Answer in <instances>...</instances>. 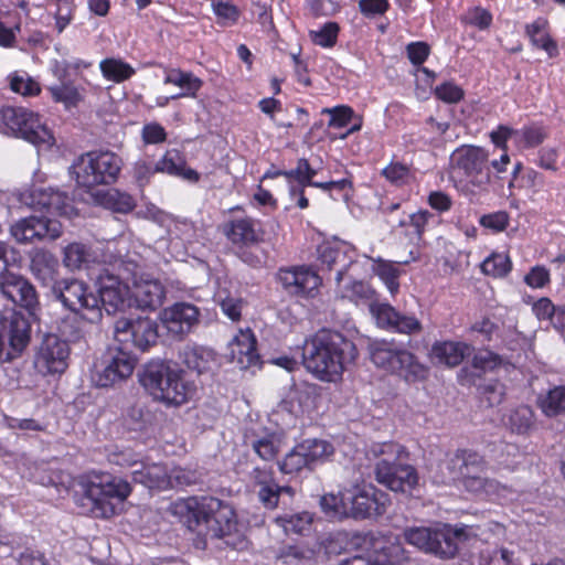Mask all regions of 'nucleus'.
I'll use <instances>...</instances> for the list:
<instances>
[{"instance_id":"obj_61","label":"nucleus","mask_w":565,"mask_h":565,"mask_svg":"<svg viewBox=\"0 0 565 565\" xmlns=\"http://www.w3.org/2000/svg\"><path fill=\"white\" fill-rule=\"evenodd\" d=\"M467 20L470 24L483 30L490 26L492 15L488 10L476 7L468 12Z\"/></svg>"},{"instance_id":"obj_31","label":"nucleus","mask_w":565,"mask_h":565,"mask_svg":"<svg viewBox=\"0 0 565 565\" xmlns=\"http://www.w3.org/2000/svg\"><path fill=\"white\" fill-rule=\"evenodd\" d=\"M136 469L131 470L134 482L141 483L149 489H168L169 478L168 470L164 466L153 463L145 465L143 462L135 463Z\"/></svg>"},{"instance_id":"obj_5","label":"nucleus","mask_w":565,"mask_h":565,"mask_svg":"<svg viewBox=\"0 0 565 565\" xmlns=\"http://www.w3.org/2000/svg\"><path fill=\"white\" fill-rule=\"evenodd\" d=\"M468 526L445 524L437 527H407L404 539L417 548L434 554L440 558H452L458 552V543L469 537Z\"/></svg>"},{"instance_id":"obj_27","label":"nucleus","mask_w":565,"mask_h":565,"mask_svg":"<svg viewBox=\"0 0 565 565\" xmlns=\"http://www.w3.org/2000/svg\"><path fill=\"white\" fill-rule=\"evenodd\" d=\"M132 307L141 310H156L163 303L166 289L158 280L136 284L131 294Z\"/></svg>"},{"instance_id":"obj_16","label":"nucleus","mask_w":565,"mask_h":565,"mask_svg":"<svg viewBox=\"0 0 565 565\" xmlns=\"http://www.w3.org/2000/svg\"><path fill=\"white\" fill-rule=\"evenodd\" d=\"M450 159L454 168L461 170L475 186L483 188L489 184V154L483 148L465 145L457 148Z\"/></svg>"},{"instance_id":"obj_35","label":"nucleus","mask_w":565,"mask_h":565,"mask_svg":"<svg viewBox=\"0 0 565 565\" xmlns=\"http://www.w3.org/2000/svg\"><path fill=\"white\" fill-rule=\"evenodd\" d=\"M313 515L307 511L284 513L275 518V523L286 534L308 535L312 530Z\"/></svg>"},{"instance_id":"obj_20","label":"nucleus","mask_w":565,"mask_h":565,"mask_svg":"<svg viewBox=\"0 0 565 565\" xmlns=\"http://www.w3.org/2000/svg\"><path fill=\"white\" fill-rule=\"evenodd\" d=\"M31 326L21 313L13 312L0 329V362H10L21 354L30 341Z\"/></svg>"},{"instance_id":"obj_15","label":"nucleus","mask_w":565,"mask_h":565,"mask_svg":"<svg viewBox=\"0 0 565 565\" xmlns=\"http://www.w3.org/2000/svg\"><path fill=\"white\" fill-rule=\"evenodd\" d=\"M136 358L125 347L111 348L104 356L102 367L92 380L98 387H110L128 379L136 366Z\"/></svg>"},{"instance_id":"obj_1","label":"nucleus","mask_w":565,"mask_h":565,"mask_svg":"<svg viewBox=\"0 0 565 565\" xmlns=\"http://www.w3.org/2000/svg\"><path fill=\"white\" fill-rule=\"evenodd\" d=\"M168 512L196 534V548L204 550L207 540H222L234 550H243L246 545L238 530L236 512L226 501L215 497L193 495L170 503Z\"/></svg>"},{"instance_id":"obj_38","label":"nucleus","mask_w":565,"mask_h":565,"mask_svg":"<svg viewBox=\"0 0 565 565\" xmlns=\"http://www.w3.org/2000/svg\"><path fill=\"white\" fill-rule=\"evenodd\" d=\"M164 83L177 85L182 89L180 94L171 96V99H177L184 96H195L196 92L203 84L202 81L194 76L192 73L182 72L180 70L169 71L164 78Z\"/></svg>"},{"instance_id":"obj_47","label":"nucleus","mask_w":565,"mask_h":565,"mask_svg":"<svg viewBox=\"0 0 565 565\" xmlns=\"http://www.w3.org/2000/svg\"><path fill=\"white\" fill-rule=\"evenodd\" d=\"M168 478L169 488H184L196 484L201 475L195 470L178 467L168 472Z\"/></svg>"},{"instance_id":"obj_45","label":"nucleus","mask_w":565,"mask_h":565,"mask_svg":"<svg viewBox=\"0 0 565 565\" xmlns=\"http://www.w3.org/2000/svg\"><path fill=\"white\" fill-rule=\"evenodd\" d=\"M374 273L386 285L392 295L396 294L399 288L398 276L399 270L393 263L379 259L373 266Z\"/></svg>"},{"instance_id":"obj_57","label":"nucleus","mask_w":565,"mask_h":565,"mask_svg":"<svg viewBox=\"0 0 565 565\" xmlns=\"http://www.w3.org/2000/svg\"><path fill=\"white\" fill-rule=\"evenodd\" d=\"M72 200L65 192L54 190L49 212L57 215H68L72 211Z\"/></svg>"},{"instance_id":"obj_13","label":"nucleus","mask_w":565,"mask_h":565,"mask_svg":"<svg viewBox=\"0 0 565 565\" xmlns=\"http://www.w3.org/2000/svg\"><path fill=\"white\" fill-rule=\"evenodd\" d=\"M373 472L380 484L394 492L412 494L419 486V476L415 467L399 461L393 455L379 458Z\"/></svg>"},{"instance_id":"obj_32","label":"nucleus","mask_w":565,"mask_h":565,"mask_svg":"<svg viewBox=\"0 0 565 565\" xmlns=\"http://www.w3.org/2000/svg\"><path fill=\"white\" fill-rule=\"evenodd\" d=\"M472 348L461 342H436L430 351L431 359L447 366L459 365L465 356L470 355Z\"/></svg>"},{"instance_id":"obj_19","label":"nucleus","mask_w":565,"mask_h":565,"mask_svg":"<svg viewBox=\"0 0 565 565\" xmlns=\"http://www.w3.org/2000/svg\"><path fill=\"white\" fill-rule=\"evenodd\" d=\"M70 345L58 335L50 333L43 340L34 358V367L42 375L62 374L68 366Z\"/></svg>"},{"instance_id":"obj_54","label":"nucleus","mask_w":565,"mask_h":565,"mask_svg":"<svg viewBox=\"0 0 565 565\" xmlns=\"http://www.w3.org/2000/svg\"><path fill=\"white\" fill-rule=\"evenodd\" d=\"M10 86L13 92L24 96H33L40 93L39 84L29 76H13Z\"/></svg>"},{"instance_id":"obj_51","label":"nucleus","mask_w":565,"mask_h":565,"mask_svg":"<svg viewBox=\"0 0 565 565\" xmlns=\"http://www.w3.org/2000/svg\"><path fill=\"white\" fill-rule=\"evenodd\" d=\"M50 92L56 102L64 103L66 106L76 105L79 100L78 90L71 84L52 86Z\"/></svg>"},{"instance_id":"obj_39","label":"nucleus","mask_w":565,"mask_h":565,"mask_svg":"<svg viewBox=\"0 0 565 565\" xmlns=\"http://www.w3.org/2000/svg\"><path fill=\"white\" fill-rule=\"evenodd\" d=\"M256 494L258 501L264 508L274 510L278 507L285 494L292 498L295 490L289 486H279L275 480H273L268 484L258 487Z\"/></svg>"},{"instance_id":"obj_46","label":"nucleus","mask_w":565,"mask_h":565,"mask_svg":"<svg viewBox=\"0 0 565 565\" xmlns=\"http://www.w3.org/2000/svg\"><path fill=\"white\" fill-rule=\"evenodd\" d=\"M481 269L486 275L504 277L511 271L512 264L508 255L492 254L483 260Z\"/></svg>"},{"instance_id":"obj_37","label":"nucleus","mask_w":565,"mask_h":565,"mask_svg":"<svg viewBox=\"0 0 565 565\" xmlns=\"http://www.w3.org/2000/svg\"><path fill=\"white\" fill-rule=\"evenodd\" d=\"M183 362L188 369L202 374L212 369L215 363V353L204 347L188 348L183 352Z\"/></svg>"},{"instance_id":"obj_64","label":"nucleus","mask_w":565,"mask_h":565,"mask_svg":"<svg viewBox=\"0 0 565 565\" xmlns=\"http://www.w3.org/2000/svg\"><path fill=\"white\" fill-rule=\"evenodd\" d=\"M167 138L163 127L159 124L152 122L145 125L142 128V140L146 143H160Z\"/></svg>"},{"instance_id":"obj_41","label":"nucleus","mask_w":565,"mask_h":565,"mask_svg":"<svg viewBox=\"0 0 565 565\" xmlns=\"http://www.w3.org/2000/svg\"><path fill=\"white\" fill-rule=\"evenodd\" d=\"M103 204L114 212L126 214L135 209L136 201L126 192L110 189L103 194Z\"/></svg>"},{"instance_id":"obj_52","label":"nucleus","mask_w":565,"mask_h":565,"mask_svg":"<svg viewBox=\"0 0 565 565\" xmlns=\"http://www.w3.org/2000/svg\"><path fill=\"white\" fill-rule=\"evenodd\" d=\"M213 11L217 17V22L223 25L235 23L239 17V10L228 2L214 3Z\"/></svg>"},{"instance_id":"obj_21","label":"nucleus","mask_w":565,"mask_h":565,"mask_svg":"<svg viewBox=\"0 0 565 565\" xmlns=\"http://www.w3.org/2000/svg\"><path fill=\"white\" fill-rule=\"evenodd\" d=\"M201 310L191 302L179 301L164 308L160 319L168 333L182 340L200 324Z\"/></svg>"},{"instance_id":"obj_9","label":"nucleus","mask_w":565,"mask_h":565,"mask_svg":"<svg viewBox=\"0 0 565 565\" xmlns=\"http://www.w3.org/2000/svg\"><path fill=\"white\" fill-rule=\"evenodd\" d=\"M449 478L461 480L463 487L473 493L489 491L493 481L484 477L486 461L479 454L459 449L447 461Z\"/></svg>"},{"instance_id":"obj_34","label":"nucleus","mask_w":565,"mask_h":565,"mask_svg":"<svg viewBox=\"0 0 565 565\" xmlns=\"http://www.w3.org/2000/svg\"><path fill=\"white\" fill-rule=\"evenodd\" d=\"M95 262V255L90 247L83 243H71L63 249V265L71 271L87 268Z\"/></svg>"},{"instance_id":"obj_6","label":"nucleus","mask_w":565,"mask_h":565,"mask_svg":"<svg viewBox=\"0 0 565 565\" xmlns=\"http://www.w3.org/2000/svg\"><path fill=\"white\" fill-rule=\"evenodd\" d=\"M122 161L113 151L95 150L82 154L70 168L76 183L83 188L114 183L121 170Z\"/></svg>"},{"instance_id":"obj_58","label":"nucleus","mask_w":565,"mask_h":565,"mask_svg":"<svg viewBox=\"0 0 565 565\" xmlns=\"http://www.w3.org/2000/svg\"><path fill=\"white\" fill-rule=\"evenodd\" d=\"M248 479L254 487H262L264 484H268L274 479V471L269 467L265 466H254L247 472Z\"/></svg>"},{"instance_id":"obj_8","label":"nucleus","mask_w":565,"mask_h":565,"mask_svg":"<svg viewBox=\"0 0 565 565\" xmlns=\"http://www.w3.org/2000/svg\"><path fill=\"white\" fill-rule=\"evenodd\" d=\"M47 296L60 302L64 309L81 315L90 322L97 321L102 315L97 310V300L94 291L81 279L67 277L60 278L50 289Z\"/></svg>"},{"instance_id":"obj_53","label":"nucleus","mask_w":565,"mask_h":565,"mask_svg":"<svg viewBox=\"0 0 565 565\" xmlns=\"http://www.w3.org/2000/svg\"><path fill=\"white\" fill-rule=\"evenodd\" d=\"M322 114H328L330 116L329 126L341 128L347 126L352 116L353 110L349 106H337L332 109L324 108L322 109Z\"/></svg>"},{"instance_id":"obj_17","label":"nucleus","mask_w":565,"mask_h":565,"mask_svg":"<svg viewBox=\"0 0 565 565\" xmlns=\"http://www.w3.org/2000/svg\"><path fill=\"white\" fill-rule=\"evenodd\" d=\"M0 297L14 307L25 309L33 317L40 308L35 287L28 278L13 271L0 275Z\"/></svg>"},{"instance_id":"obj_49","label":"nucleus","mask_w":565,"mask_h":565,"mask_svg":"<svg viewBox=\"0 0 565 565\" xmlns=\"http://www.w3.org/2000/svg\"><path fill=\"white\" fill-rule=\"evenodd\" d=\"M338 33L339 25L335 22H328L320 30L311 31L310 36L313 43L323 47H332L337 42Z\"/></svg>"},{"instance_id":"obj_33","label":"nucleus","mask_w":565,"mask_h":565,"mask_svg":"<svg viewBox=\"0 0 565 565\" xmlns=\"http://www.w3.org/2000/svg\"><path fill=\"white\" fill-rule=\"evenodd\" d=\"M502 422L512 433L525 435L534 427L535 415L531 407L520 405L509 409Z\"/></svg>"},{"instance_id":"obj_30","label":"nucleus","mask_w":565,"mask_h":565,"mask_svg":"<svg viewBox=\"0 0 565 565\" xmlns=\"http://www.w3.org/2000/svg\"><path fill=\"white\" fill-rule=\"evenodd\" d=\"M256 226L250 217L236 218L224 225V234L233 244L250 245L260 241L262 233Z\"/></svg>"},{"instance_id":"obj_40","label":"nucleus","mask_w":565,"mask_h":565,"mask_svg":"<svg viewBox=\"0 0 565 565\" xmlns=\"http://www.w3.org/2000/svg\"><path fill=\"white\" fill-rule=\"evenodd\" d=\"M537 404L546 416H556L565 412V386H555L537 398Z\"/></svg>"},{"instance_id":"obj_18","label":"nucleus","mask_w":565,"mask_h":565,"mask_svg":"<svg viewBox=\"0 0 565 565\" xmlns=\"http://www.w3.org/2000/svg\"><path fill=\"white\" fill-rule=\"evenodd\" d=\"M9 231L17 243L31 244L57 239L63 233V226L57 220L31 215L12 223Z\"/></svg>"},{"instance_id":"obj_36","label":"nucleus","mask_w":565,"mask_h":565,"mask_svg":"<svg viewBox=\"0 0 565 565\" xmlns=\"http://www.w3.org/2000/svg\"><path fill=\"white\" fill-rule=\"evenodd\" d=\"M547 21L543 18L536 19L534 22L526 24L525 33L530 38L531 43L544 50L550 57H554L558 54L557 44L551 39L547 32Z\"/></svg>"},{"instance_id":"obj_2","label":"nucleus","mask_w":565,"mask_h":565,"mask_svg":"<svg viewBox=\"0 0 565 565\" xmlns=\"http://www.w3.org/2000/svg\"><path fill=\"white\" fill-rule=\"evenodd\" d=\"M302 364L317 379L333 382L358 358L355 344L343 334L320 330L302 348Z\"/></svg>"},{"instance_id":"obj_7","label":"nucleus","mask_w":565,"mask_h":565,"mask_svg":"<svg viewBox=\"0 0 565 565\" xmlns=\"http://www.w3.org/2000/svg\"><path fill=\"white\" fill-rule=\"evenodd\" d=\"M371 361L377 366L416 382L426 376V369L413 353L393 341L380 340L369 344Z\"/></svg>"},{"instance_id":"obj_62","label":"nucleus","mask_w":565,"mask_h":565,"mask_svg":"<svg viewBox=\"0 0 565 565\" xmlns=\"http://www.w3.org/2000/svg\"><path fill=\"white\" fill-rule=\"evenodd\" d=\"M154 173H158L156 162L139 160L135 163L134 175L140 185L147 183Z\"/></svg>"},{"instance_id":"obj_55","label":"nucleus","mask_w":565,"mask_h":565,"mask_svg":"<svg viewBox=\"0 0 565 565\" xmlns=\"http://www.w3.org/2000/svg\"><path fill=\"white\" fill-rule=\"evenodd\" d=\"M436 96L445 103L455 104L462 99L463 90L454 83L447 82L435 88Z\"/></svg>"},{"instance_id":"obj_12","label":"nucleus","mask_w":565,"mask_h":565,"mask_svg":"<svg viewBox=\"0 0 565 565\" xmlns=\"http://www.w3.org/2000/svg\"><path fill=\"white\" fill-rule=\"evenodd\" d=\"M333 451V446L327 440L306 439L277 462L278 468L284 475H296L303 469L312 470L318 463L327 460Z\"/></svg>"},{"instance_id":"obj_63","label":"nucleus","mask_w":565,"mask_h":565,"mask_svg":"<svg viewBox=\"0 0 565 565\" xmlns=\"http://www.w3.org/2000/svg\"><path fill=\"white\" fill-rule=\"evenodd\" d=\"M382 174L392 183H403L409 174L407 166L402 163H392L383 169Z\"/></svg>"},{"instance_id":"obj_48","label":"nucleus","mask_w":565,"mask_h":565,"mask_svg":"<svg viewBox=\"0 0 565 565\" xmlns=\"http://www.w3.org/2000/svg\"><path fill=\"white\" fill-rule=\"evenodd\" d=\"M481 398L492 407L502 403L505 395V386L497 380H490L479 386Z\"/></svg>"},{"instance_id":"obj_29","label":"nucleus","mask_w":565,"mask_h":565,"mask_svg":"<svg viewBox=\"0 0 565 565\" xmlns=\"http://www.w3.org/2000/svg\"><path fill=\"white\" fill-rule=\"evenodd\" d=\"M231 358L236 362L241 369H247L256 365L259 361V355L256 352V339L250 332H241L230 343Z\"/></svg>"},{"instance_id":"obj_11","label":"nucleus","mask_w":565,"mask_h":565,"mask_svg":"<svg viewBox=\"0 0 565 565\" xmlns=\"http://www.w3.org/2000/svg\"><path fill=\"white\" fill-rule=\"evenodd\" d=\"M97 310L104 309L108 315L126 311L132 307L131 292L128 285L109 268L99 269L94 279Z\"/></svg>"},{"instance_id":"obj_4","label":"nucleus","mask_w":565,"mask_h":565,"mask_svg":"<svg viewBox=\"0 0 565 565\" xmlns=\"http://www.w3.org/2000/svg\"><path fill=\"white\" fill-rule=\"evenodd\" d=\"M83 498L81 504L95 516L109 519L117 513L131 493L128 481L108 473H93L81 482Z\"/></svg>"},{"instance_id":"obj_50","label":"nucleus","mask_w":565,"mask_h":565,"mask_svg":"<svg viewBox=\"0 0 565 565\" xmlns=\"http://www.w3.org/2000/svg\"><path fill=\"white\" fill-rule=\"evenodd\" d=\"M183 158L178 150H168L166 154L156 162L157 171L164 172L171 175H178L182 169Z\"/></svg>"},{"instance_id":"obj_23","label":"nucleus","mask_w":565,"mask_h":565,"mask_svg":"<svg viewBox=\"0 0 565 565\" xmlns=\"http://www.w3.org/2000/svg\"><path fill=\"white\" fill-rule=\"evenodd\" d=\"M370 312L382 328L405 334L417 333L422 330L420 322L414 316L403 315L388 303L371 301Z\"/></svg>"},{"instance_id":"obj_14","label":"nucleus","mask_w":565,"mask_h":565,"mask_svg":"<svg viewBox=\"0 0 565 565\" xmlns=\"http://www.w3.org/2000/svg\"><path fill=\"white\" fill-rule=\"evenodd\" d=\"M158 329V322L147 316L120 318L114 324V337L122 345L131 343L132 347L145 352L157 344Z\"/></svg>"},{"instance_id":"obj_22","label":"nucleus","mask_w":565,"mask_h":565,"mask_svg":"<svg viewBox=\"0 0 565 565\" xmlns=\"http://www.w3.org/2000/svg\"><path fill=\"white\" fill-rule=\"evenodd\" d=\"M387 495L374 488L348 491L347 518L365 520L385 513Z\"/></svg>"},{"instance_id":"obj_3","label":"nucleus","mask_w":565,"mask_h":565,"mask_svg":"<svg viewBox=\"0 0 565 565\" xmlns=\"http://www.w3.org/2000/svg\"><path fill=\"white\" fill-rule=\"evenodd\" d=\"M179 364L167 359H151L138 371L143 390L167 406H180L188 401L189 385Z\"/></svg>"},{"instance_id":"obj_24","label":"nucleus","mask_w":565,"mask_h":565,"mask_svg":"<svg viewBox=\"0 0 565 565\" xmlns=\"http://www.w3.org/2000/svg\"><path fill=\"white\" fill-rule=\"evenodd\" d=\"M277 278L284 290L291 296L307 297L320 285V277L306 267L280 269Z\"/></svg>"},{"instance_id":"obj_25","label":"nucleus","mask_w":565,"mask_h":565,"mask_svg":"<svg viewBox=\"0 0 565 565\" xmlns=\"http://www.w3.org/2000/svg\"><path fill=\"white\" fill-rule=\"evenodd\" d=\"M244 444L264 461H273L277 458L281 448V436L265 427L246 428Z\"/></svg>"},{"instance_id":"obj_44","label":"nucleus","mask_w":565,"mask_h":565,"mask_svg":"<svg viewBox=\"0 0 565 565\" xmlns=\"http://www.w3.org/2000/svg\"><path fill=\"white\" fill-rule=\"evenodd\" d=\"M150 413L141 405H131L124 415L125 426L132 431H142L150 424Z\"/></svg>"},{"instance_id":"obj_42","label":"nucleus","mask_w":565,"mask_h":565,"mask_svg":"<svg viewBox=\"0 0 565 565\" xmlns=\"http://www.w3.org/2000/svg\"><path fill=\"white\" fill-rule=\"evenodd\" d=\"M348 492L339 495L329 493L320 499V507L328 518L335 520L347 519Z\"/></svg>"},{"instance_id":"obj_59","label":"nucleus","mask_w":565,"mask_h":565,"mask_svg":"<svg viewBox=\"0 0 565 565\" xmlns=\"http://www.w3.org/2000/svg\"><path fill=\"white\" fill-rule=\"evenodd\" d=\"M509 223V215L507 212L499 211L495 213L483 215L480 218V224L487 228H491L495 232L505 230Z\"/></svg>"},{"instance_id":"obj_10","label":"nucleus","mask_w":565,"mask_h":565,"mask_svg":"<svg viewBox=\"0 0 565 565\" xmlns=\"http://www.w3.org/2000/svg\"><path fill=\"white\" fill-rule=\"evenodd\" d=\"M0 113L4 126L13 136L36 147L50 148L53 145L54 138L38 114L23 107H3Z\"/></svg>"},{"instance_id":"obj_60","label":"nucleus","mask_w":565,"mask_h":565,"mask_svg":"<svg viewBox=\"0 0 565 565\" xmlns=\"http://www.w3.org/2000/svg\"><path fill=\"white\" fill-rule=\"evenodd\" d=\"M220 306L224 315H226L231 320H239L243 307V300L241 298L227 296L221 299Z\"/></svg>"},{"instance_id":"obj_28","label":"nucleus","mask_w":565,"mask_h":565,"mask_svg":"<svg viewBox=\"0 0 565 565\" xmlns=\"http://www.w3.org/2000/svg\"><path fill=\"white\" fill-rule=\"evenodd\" d=\"M348 247L322 245L319 247V259L328 270H335V281L340 286L348 268L353 264L352 257L348 256Z\"/></svg>"},{"instance_id":"obj_43","label":"nucleus","mask_w":565,"mask_h":565,"mask_svg":"<svg viewBox=\"0 0 565 565\" xmlns=\"http://www.w3.org/2000/svg\"><path fill=\"white\" fill-rule=\"evenodd\" d=\"M103 75L114 82L128 79L134 73V68L122 61L115 58H106L100 62Z\"/></svg>"},{"instance_id":"obj_56","label":"nucleus","mask_w":565,"mask_h":565,"mask_svg":"<svg viewBox=\"0 0 565 565\" xmlns=\"http://www.w3.org/2000/svg\"><path fill=\"white\" fill-rule=\"evenodd\" d=\"M502 362L503 359L499 354L489 350L480 351L473 356V366L483 371L493 370Z\"/></svg>"},{"instance_id":"obj_26","label":"nucleus","mask_w":565,"mask_h":565,"mask_svg":"<svg viewBox=\"0 0 565 565\" xmlns=\"http://www.w3.org/2000/svg\"><path fill=\"white\" fill-rule=\"evenodd\" d=\"M29 268L33 277L49 289L60 279L58 259L46 249L38 248L30 254Z\"/></svg>"}]
</instances>
